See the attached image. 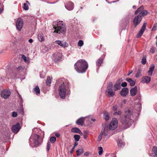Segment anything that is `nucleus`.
<instances>
[{
  "label": "nucleus",
  "instance_id": "6e6d98bb",
  "mask_svg": "<svg viewBox=\"0 0 157 157\" xmlns=\"http://www.w3.org/2000/svg\"><path fill=\"white\" fill-rule=\"evenodd\" d=\"M128 82L130 83L131 81H132V79L130 78H127L126 80Z\"/></svg>",
  "mask_w": 157,
  "mask_h": 157
},
{
  "label": "nucleus",
  "instance_id": "3c124183",
  "mask_svg": "<svg viewBox=\"0 0 157 157\" xmlns=\"http://www.w3.org/2000/svg\"><path fill=\"white\" fill-rule=\"evenodd\" d=\"M130 85L131 86H134L135 84V82L133 80H132L131 82L129 83Z\"/></svg>",
  "mask_w": 157,
  "mask_h": 157
},
{
  "label": "nucleus",
  "instance_id": "f8f14e48",
  "mask_svg": "<svg viewBox=\"0 0 157 157\" xmlns=\"http://www.w3.org/2000/svg\"><path fill=\"white\" fill-rule=\"evenodd\" d=\"M21 127L20 124L17 123L15 125H13L12 127V130L13 132L15 133H17L19 131Z\"/></svg>",
  "mask_w": 157,
  "mask_h": 157
},
{
  "label": "nucleus",
  "instance_id": "a19ab883",
  "mask_svg": "<svg viewBox=\"0 0 157 157\" xmlns=\"http://www.w3.org/2000/svg\"><path fill=\"white\" fill-rule=\"evenodd\" d=\"M23 8L25 10H28L29 9L28 5L26 3H24Z\"/></svg>",
  "mask_w": 157,
  "mask_h": 157
},
{
  "label": "nucleus",
  "instance_id": "c85d7f7f",
  "mask_svg": "<svg viewBox=\"0 0 157 157\" xmlns=\"http://www.w3.org/2000/svg\"><path fill=\"white\" fill-rule=\"evenodd\" d=\"M103 116L104 119L106 121H107L109 119V115L108 113L107 112L105 111L104 112Z\"/></svg>",
  "mask_w": 157,
  "mask_h": 157
},
{
  "label": "nucleus",
  "instance_id": "4d7b16f0",
  "mask_svg": "<svg viewBox=\"0 0 157 157\" xmlns=\"http://www.w3.org/2000/svg\"><path fill=\"white\" fill-rule=\"evenodd\" d=\"M55 136L57 137H59L60 136V134L58 133H56L55 134Z\"/></svg>",
  "mask_w": 157,
  "mask_h": 157
},
{
  "label": "nucleus",
  "instance_id": "423d86ee",
  "mask_svg": "<svg viewBox=\"0 0 157 157\" xmlns=\"http://www.w3.org/2000/svg\"><path fill=\"white\" fill-rule=\"evenodd\" d=\"M113 84L112 82H110L107 86V90L105 92L108 96L110 97H113L115 94V92L113 90Z\"/></svg>",
  "mask_w": 157,
  "mask_h": 157
},
{
  "label": "nucleus",
  "instance_id": "1a4fd4ad",
  "mask_svg": "<svg viewBox=\"0 0 157 157\" xmlns=\"http://www.w3.org/2000/svg\"><path fill=\"white\" fill-rule=\"evenodd\" d=\"M11 94L10 91L4 90H2L1 93V96L2 98L6 99L10 96Z\"/></svg>",
  "mask_w": 157,
  "mask_h": 157
},
{
  "label": "nucleus",
  "instance_id": "412c9836",
  "mask_svg": "<svg viewBox=\"0 0 157 157\" xmlns=\"http://www.w3.org/2000/svg\"><path fill=\"white\" fill-rule=\"evenodd\" d=\"M152 154L154 157H157V147L154 146L152 149Z\"/></svg>",
  "mask_w": 157,
  "mask_h": 157
},
{
  "label": "nucleus",
  "instance_id": "2f4dec72",
  "mask_svg": "<svg viewBox=\"0 0 157 157\" xmlns=\"http://www.w3.org/2000/svg\"><path fill=\"white\" fill-rule=\"evenodd\" d=\"M38 38L39 40L41 42L43 41L44 40V37L41 34H38Z\"/></svg>",
  "mask_w": 157,
  "mask_h": 157
},
{
  "label": "nucleus",
  "instance_id": "6ab92c4d",
  "mask_svg": "<svg viewBox=\"0 0 157 157\" xmlns=\"http://www.w3.org/2000/svg\"><path fill=\"white\" fill-rule=\"evenodd\" d=\"M155 65L154 64H152L151 67L149 68V71H148V75L151 76L152 75L153 71L154 70Z\"/></svg>",
  "mask_w": 157,
  "mask_h": 157
},
{
  "label": "nucleus",
  "instance_id": "20e7f679",
  "mask_svg": "<svg viewBox=\"0 0 157 157\" xmlns=\"http://www.w3.org/2000/svg\"><path fill=\"white\" fill-rule=\"evenodd\" d=\"M53 28L55 29L54 32L59 33H62L63 34L65 33L66 28L65 25L63 24V21H59L57 22L56 25L54 26Z\"/></svg>",
  "mask_w": 157,
  "mask_h": 157
},
{
  "label": "nucleus",
  "instance_id": "de8ad7c7",
  "mask_svg": "<svg viewBox=\"0 0 157 157\" xmlns=\"http://www.w3.org/2000/svg\"><path fill=\"white\" fill-rule=\"evenodd\" d=\"M155 52V49H154V47H152L150 49V52L153 54V53H154Z\"/></svg>",
  "mask_w": 157,
  "mask_h": 157
},
{
  "label": "nucleus",
  "instance_id": "2eb2a0df",
  "mask_svg": "<svg viewBox=\"0 0 157 157\" xmlns=\"http://www.w3.org/2000/svg\"><path fill=\"white\" fill-rule=\"evenodd\" d=\"M129 92L128 89L127 88H123L121 91L120 94L123 96H125L127 95Z\"/></svg>",
  "mask_w": 157,
  "mask_h": 157
},
{
  "label": "nucleus",
  "instance_id": "79ce46f5",
  "mask_svg": "<svg viewBox=\"0 0 157 157\" xmlns=\"http://www.w3.org/2000/svg\"><path fill=\"white\" fill-rule=\"evenodd\" d=\"M141 71L140 70H138L136 75V77L137 78L139 77L140 76Z\"/></svg>",
  "mask_w": 157,
  "mask_h": 157
},
{
  "label": "nucleus",
  "instance_id": "ea45409f",
  "mask_svg": "<svg viewBox=\"0 0 157 157\" xmlns=\"http://www.w3.org/2000/svg\"><path fill=\"white\" fill-rule=\"evenodd\" d=\"M83 45V42L82 40H79L78 43V45L80 47L82 46Z\"/></svg>",
  "mask_w": 157,
  "mask_h": 157
},
{
  "label": "nucleus",
  "instance_id": "680f3d73",
  "mask_svg": "<svg viewBox=\"0 0 157 157\" xmlns=\"http://www.w3.org/2000/svg\"><path fill=\"white\" fill-rule=\"evenodd\" d=\"M78 133H79L81 135H82L83 134L81 132V131L80 130H79V132H78Z\"/></svg>",
  "mask_w": 157,
  "mask_h": 157
},
{
  "label": "nucleus",
  "instance_id": "f03ea898",
  "mask_svg": "<svg viewBox=\"0 0 157 157\" xmlns=\"http://www.w3.org/2000/svg\"><path fill=\"white\" fill-rule=\"evenodd\" d=\"M75 69L78 73H83L86 71L88 67L87 62L84 59L78 60L74 65Z\"/></svg>",
  "mask_w": 157,
  "mask_h": 157
},
{
  "label": "nucleus",
  "instance_id": "69168bd1",
  "mask_svg": "<svg viewBox=\"0 0 157 157\" xmlns=\"http://www.w3.org/2000/svg\"><path fill=\"white\" fill-rule=\"evenodd\" d=\"M132 8L133 9H135L136 8V6H133Z\"/></svg>",
  "mask_w": 157,
  "mask_h": 157
},
{
  "label": "nucleus",
  "instance_id": "052dcab7",
  "mask_svg": "<svg viewBox=\"0 0 157 157\" xmlns=\"http://www.w3.org/2000/svg\"><path fill=\"white\" fill-rule=\"evenodd\" d=\"M22 68H22V67L21 66L18 67L17 68V69H19V70L22 69Z\"/></svg>",
  "mask_w": 157,
  "mask_h": 157
},
{
  "label": "nucleus",
  "instance_id": "f257e3e1",
  "mask_svg": "<svg viewBox=\"0 0 157 157\" xmlns=\"http://www.w3.org/2000/svg\"><path fill=\"white\" fill-rule=\"evenodd\" d=\"M132 112L130 109H128L125 111V114L122 115L120 118L121 122L122 124L125 125L126 128L128 127L132 122L131 117Z\"/></svg>",
  "mask_w": 157,
  "mask_h": 157
},
{
  "label": "nucleus",
  "instance_id": "9b49d317",
  "mask_svg": "<svg viewBox=\"0 0 157 157\" xmlns=\"http://www.w3.org/2000/svg\"><path fill=\"white\" fill-rule=\"evenodd\" d=\"M122 81L123 80L122 78H120L116 81L113 86L114 91L118 90L121 88V83Z\"/></svg>",
  "mask_w": 157,
  "mask_h": 157
},
{
  "label": "nucleus",
  "instance_id": "09e8293b",
  "mask_svg": "<svg viewBox=\"0 0 157 157\" xmlns=\"http://www.w3.org/2000/svg\"><path fill=\"white\" fill-rule=\"evenodd\" d=\"M17 113L15 112H12V116L13 117H16L17 116Z\"/></svg>",
  "mask_w": 157,
  "mask_h": 157
},
{
  "label": "nucleus",
  "instance_id": "c756f323",
  "mask_svg": "<svg viewBox=\"0 0 157 157\" xmlns=\"http://www.w3.org/2000/svg\"><path fill=\"white\" fill-rule=\"evenodd\" d=\"M51 78L50 76H48L46 81V84L47 85H50L51 82Z\"/></svg>",
  "mask_w": 157,
  "mask_h": 157
},
{
  "label": "nucleus",
  "instance_id": "0eeeda50",
  "mask_svg": "<svg viewBox=\"0 0 157 157\" xmlns=\"http://www.w3.org/2000/svg\"><path fill=\"white\" fill-rule=\"evenodd\" d=\"M118 121L117 118H113L111 122L109 125V128L110 130H114L117 126Z\"/></svg>",
  "mask_w": 157,
  "mask_h": 157
},
{
  "label": "nucleus",
  "instance_id": "7ed1b4c3",
  "mask_svg": "<svg viewBox=\"0 0 157 157\" xmlns=\"http://www.w3.org/2000/svg\"><path fill=\"white\" fill-rule=\"evenodd\" d=\"M65 84H67V86H65L64 83H63L59 86L58 90L60 96L62 99L65 98L67 95L70 94V91L68 85L69 82L67 81H66Z\"/></svg>",
  "mask_w": 157,
  "mask_h": 157
},
{
  "label": "nucleus",
  "instance_id": "5fc2aeb1",
  "mask_svg": "<svg viewBox=\"0 0 157 157\" xmlns=\"http://www.w3.org/2000/svg\"><path fill=\"white\" fill-rule=\"evenodd\" d=\"M157 27L156 25H154L152 30L153 31L155 30L156 29V28Z\"/></svg>",
  "mask_w": 157,
  "mask_h": 157
},
{
  "label": "nucleus",
  "instance_id": "774afa93",
  "mask_svg": "<svg viewBox=\"0 0 157 157\" xmlns=\"http://www.w3.org/2000/svg\"><path fill=\"white\" fill-rule=\"evenodd\" d=\"M126 100H124L123 101V102L124 103H126Z\"/></svg>",
  "mask_w": 157,
  "mask_h": 157
},
{
  "label": "nucleus",
  "instance_id": "5701e85b",
  "mask_svg": "<svg viewBox=\"0 0 157 157\" xmlns=\"http://www.w3.org/2000/svg\"><path fill=\"white\" fill-rule=\"evenodd\" d=\"M103 134L105 136H106L108 135V133L109 131V129H108V126H105L103 129Z\"/></svg>",
  "mask_w": 157,
  "mask_h": 157
},
{
  "label": "nucleus",
  "instance_id": "864d4df0",
  "mask_svg": "<svg viewBox=\"0 0 157 157\" xmlns=\"http://www.w3.org/2000/svg\"><path fill=\"white\" fill-rule=\"evenodd\" d=\"M90 155V153L88 152H86L84 154V155L85 156H88Z\"/></svg>",
  "mask_w": 157,
  "mask_h": 157
},
{
  "label": "nucleus",
  "instance_id": "603ef678",
  "mask_svg": "<svg viewBox=\"0 0 157 157\" xmlns=\"http://www.w3.org/2000/svg\"><path fill=\"white\" fill-rule=\"evenodd\" d=\"M121 86H122V87H124L127 86V83L126 82H124L122 83L121 84Z\"/></svg>",
  "mask_w": 157,
  "mask_h": 157
},
{
  "label": "nucleus",
  "instance_id": "7c9ffc66",
  "mask_svg": "<svg viewBox=\"0 0 157 157\" xmlns=\"http://www.w3.org/2000/svg\"><path fill=\"white\" fill-rule=\"evenodd\" d=\"M80 129L77 128H74L71 129V132H75L78 133Z\"/></svg>",
  "mask_w": 157,
  "mask_h": 157
},
{
  "label": "nucleus",
  "instance_id": "e433bc0d",
  "mask_svg": "<svg viewBox=\"0 0 157 157\" xmlns=\"http://www.w3.org/2000/svg\"><path fill=\"white\" fill-rule=\"evenodd\" d=\"M56 141V138L55 137H52L50 138V141L52 143H53Z\"/></svg>",
  "mask_w": 157,
  "mask_h": 157
},
{
  "label": "nucleus",
  "instance_id": "13d9d810",
  "mask_svg": "<svg viewBox=\"0 0 157 157\" xmlns=\"http://www.w3.org/2000/svg\"><path fill=\"white\" fill-rule=\"evenodd\" d=\"M132 72V70L130 71L127 74L128 76Z\"/></svg>",
  "mask_w": 157,
  "mask_h": 157
},
{
  "label": "nucleus",
  "instance_id": "49530a36",
  "mask_svg": "<svg viewBox=\"0 0 157 157\" xmlns=\"http://www.w3.org/2000/svg\"><path fill=\"white\" fill-rule=\"evenodd\" d=\"M47 150L48 151L50 148V147L51 146V144L49 142H48L47 144Z\"/></svg>",
  "mask_w": 157,
  "mask_h": 157
},
{
  "label": "nucleus",
  "instance_id": "473e14b6",
  "mask_svg": "<svg viewBox=\"0 0 157 157\" xmlns=\"http://www.w3.org/2000/svg\"><path fill=\"white\" fill-rule=\"evenodd\" d=\"M34 91L36 94H39L40 93V90L39 88L37 86H36L34 89Z\"/></svg>",
  "mask_w": 157,
  "mask_h": 157
},
{
  "label": "nucleus",
  "instance_id": "b1692460",
  "mask_svg": "<svg viewBox=\"0 0 157 157\" xmlns=\"http://www.w3.org/2000/svg\"><path fill=\"white\" fill-rule=\"evenodd\" d=\"M144 7L143 6H141L138 9L135 11V14L137 15L138 13L140 14L141 13V12H142L144 10Z\"/></svg>",
  "mask_w": 157,
  "mask_h": 157
},
{
  "label": "nucleus",
  "instance_id": "4be33fe9",
  "mask_svg": "<svg viewBox=\"0 0 157 157\" xmlns=\"http://www.w3.org/2000/svg\"><path fill=\"white\" fill-rule=\"evenodd\" d=\"M62 54L60 53H57L54 56L55 57V62H57L60 60L62 57Z\"/></svg>",
  "mask_w": 157,
  "mask_h": 157
},
{
  "label": "nucleus",
  "instance_id": "a211bd4d",
  "mask_svg": "<svg viewBox=\"0 0 157 157\" xmlns=\"http://www.w3.org/2000/svg\"><path fill=\"white\" fill-rule=\"evenodd\" d=\"M56 42L59 45L63 48L67 47L68 45L67 43L66 42H64L62 43L60 40H56Z\"/></svg>",
  "mask_w": 157,
  "mask_h": 157
},
{
  "label": "nucleus",
  "instance_id": "a878e982",
  "mask_svg": "<svg viewBox=\"0 0 157 157\" xmlns=\"http://www.w3.org/2000/svg\"><path fill=\"white\" fill-rule=\"evenodd\" d=\"M84 152V150L83 149L81 148L78 149L76 151L77 155V156L80 155Z\"/></svg>",
  "mask_w": 157,
  "mask_h": 157
},
{
  "label": "nucleus",
  "instance_id": "e2e57ef3",
  "mask_svg": "<svg viewBox=\"0 0 157 157\" xmlns=\"http://www.w3.org/2000/svg\"><path fill=\"white\" fill-rule=\"evenodd\" d=\"M3 9L2 8V9H1L0 8V14L2 12V11H3Z\"/></svg>",
  "mask_w": 157,
  "mask_h": 157
},
{
  "label": "nucleus",
  "instance_id": "72a5a7b5",
  "mask_svg": "<svg viewBox=\"0 0 157 157\" xmlns=\"http://www.w3.org/2000/svg\"><path fill=\"white\" fill-rule=\"evenodd\" d=\"M22 58L24 60L25 62L26 63L29 62V59L28 58L26 57L25 55H22Z\"/></svg>",
  "mask_w": 157,
  "mask_h": 157
},
{
  "label": "nucleus",
  "instance_id": "bf43d9fd",
  "mask_svg": "<svg viewBox=\"0 0 157 157\" xmlns=\"http://www.w3.org/2000/svg\"><path fill=\"white\" fill-rule=\"evenodd\" d=\"M29 42L30 43H32L33 42V40L32 39H30L29 40Z\"/></svg>",
  "mask_w": 157,
  "mask_h": 157
},
{
  "label": "nucleus",
  "instance_id": "cd10ccee",
  "mask_svg": "<svg viewBox=\"0 0 157 157\" xmlns=\"http://www.w3.org/2000/svg\"><path fill=\"white\" fill-rule=\"evenodd\" d=\"M147 13L148 12L147 10H144L142 12H141V13L139 14L138 15H140V16H141L142 17H144L146 15Z\"/></svg>",
  "mask_w": 157,
  "mask_h": 157
},
{
  "label": "nucleus",
  "instance_id": "c9c22d12",
  "mask_svg": "<svg viewBox=\"0 0 157 157\" xmlns=\"http://www.w3.org/2000/svg\"><path fill=\"white\" fill-rule=\"evenodd\" d=\"M103 132H102V131L100 133V134L99 135V136H98V141H100L102 139V135H103Z\"/></svg>",
  "mask_w": 157,
  "mask_h": 157
},
{
  "label": "nucleus",
  "instance_id": "f704fd0d",
  "mask_svg": "<svg viewBox=\"0 0 157 157\" xmlns=\"http://www.w3.org/2000/svg\"><path fill=\"white\" fill-rule=\"evenodd\" d=\"M98 149L99 150L98 154L99 155H101L103 152V149L102 147H98Z\"/></svg>",
  "mask_w": 157,
  "mask_h": 157
},
{
  "label": "nucleus",
  "instance_id": "a18cd8bd",
  "mask_svg": "<svg viewBox=\"0 0 157 157\" xmlns=\"http://www.w3.org/2000/svg\"><path fill=\"white\" fill-rule=\"evenodd\" d=\"M121 114L122 112L121 111H118L117 112H116L113 114L114 115H121Z\"/></svg>",
  "mask_w": 157,
  "mask_h": 157
},
{
  "label": "nucleus",
  "instance_id": "dca6fc26",
  "mask_svg": "<svg viewBox=\"0 0 157 157\" xmlns=\"http://www.w3.org/2000/svg\"><path fill=\"white\" fill-rule=\"evenodd\" d=\"M137 88L136 86H135L132 88L130 90V94L131 95L133 96L137 94Z\"/></svg>",
  "mask_w": 157,
  "mask_h": 157
},
{
  "label": "nucleus",
  "instance_id": "39448f33",
  "mask_svg": "<svg viewBox=\"0 0 157 157\" xmlns=\"http://www.w3.org/2000/svg\"><path fill=\"white\" fill-rule=\"evenodd\" d=\"M40 136L35 134L32 136L29 140V141L34 144V146L36 147L39 145L40 143L38 139Z\"/></svg>",
  "mask_w": 157,
  "mask_h": 157
},
{
  "label": "nucleus",
  "instance_id": "c03bdc74",
  "mask_svg": "<svg viewBox=\"0 0 157 157\" xmlns=\"http://www.w3.org/2000/svg\"><path fill=\"white\" fill-rule=\"evenodd\" d=\"M146 58L145 57H143L142 59V63L143 64H145L146 63Z\"/></svg>",
  "mask_w": 157,
  "mask_h": 157
},
{
  "label": "nucleus",
  "instance_id": "6e6552de",
  "mask_svg": "<svg viewBox=\"0 0 157 157\" xmlns=\"http://www.w3.org/2000/svg\"><path fill=\"white\" fill-rule=\"evenodd\" d=\"M23 25V21L22 19L19 17L18 18L16 23V26L17 30L20 31L21 30Z\"/></svg>",
  "mask_w": 157,
  "mask_h": 157
},
{
  "label": "nucleus",
  "instance_id": "58836bf2",
  "mask_svg": "<svg viewBox=\"0 0 157 157\" xmlns=\"http://www.w3.org/2000/svg\"><path fill=\"white\" fill-rule=\"evenodd\" d=\"M77 145H78V143L76 142H75L74 144L73 147H72V148L71 149V151H70V153L71 154H72L73 153V152L75 149V148Z\"/></svg>",
  "mask_w": 157,
  "mask_h": 157
},
{
  "label": "nucleus",
  "instance_id": "9d476101",
  "mask_svg": "<svg viewBox=\"0 0 157 157\" xmlns=\"http://www.w3.org/2000/svg\"><path fill=\"white\" fill-rule=\"evenodd\" d=\"M142 19V17L140 16V15H138L135 16L133 18V22L135 26H136L139 25L140 22Z\"/></svg>",
  "mask_w": 157,
  "mask_h": 157
},
{
  "label": "nucleus",
  "instance_id": "37998d69",
  "mask_svg": "<svg viewBox=\"0 0 157 157\" xmlns=\"http://www.w3.org/2000/svg\"><path fill=\"white\" fill-rule=\"evenodd\" d=\"M17 111L21 114H23V110L22 107H20L17 109Z\"/></svg>",
  "mask_w": 157,
  "mask_h": 157
},
{
  "label": "nucleus",
  "instance_id": "f3484780",
  "mask_svg": "<svg viewBox=\"0 0 157 157\" xmlns=\"http://www.w3.org/2000/svg\"><path fill=\"white\" fill-rule=\"evenodd\" d=\"M151 81V78L148 76H144L142 78L141 82L143 83H149Z\"/></svg>",
  "mask_w": 157,
  "mask_h": 157
},
{
  "label": "nucleus",
  "instance_id": "4468645a",
  "mask_svg": "<svg viewBox=\"0 0 157 157\" xmlns=\"http://www.w3.org/2000/svg\"><path fill=\"white\" fill-rule=\"evenodd\" d=\"M65 8L69 10H72L74 7V5L73 3L71 2H68L65 5Z\"/></svg>",
  "mask_w": 157,
  "mask_h": 157
},
{
  "label": "nucleus",
  "instance_id": "393cba45",
  "mask_svg": "<svg viewBox=\"0 0 157 157\" xmlns=\"http://www.w3.org/2000/svg\"><path fill=\"white\" fill-rule=\"evenodd\" d=\"M117 144L119 147H123L125 144L124 143L122 140H119L117 141Z\"/></svg>",
  "mask_w": 157,
  "mask_h": 157
},
{
  "label": "nucleus",
  "instance_id": "4c0bfd02",
  "mask_svg": "<svg viewBox=\"0 0 157 157\" xmlns=\"http://www.w3.org/2000/svg\"><path fill=\"white\" fill-rule=\"evenodd\" d=\"M74 138L76 141H78L79 140L80 138V136L78 135H75L74 136Z\"/></svg>",
  "mask_w": 157,
  "mask_h": 157
},
{
  "label": "nucleus",
  "instance_id": "0e129e2a",
  "mask_svg": "<svg viewBox=\"0 0 157 157\" xmlns=\"http://www.w3.org/2000/svg\"><path fill=\"white\" fill-rule=\"evenodd\" d=\"M91 120L92 121H96V120L95 119H93V118H91Z\"/></svg>",
  "mask_w": 157,
  "mask_h": 157
},
{
  "label": "nucleus",
  "instance_id": "aec40b11",
  "mask_svg": "<svg viewBox=\"0 0 157 157\" xmlns=\"http://www.w3.org/2000/svg\"><path fill=\"white\" fill-rule=\"evenodd\" d=\"M84 118L81 117L78 119L76 122V123L78 125H80L82 126L84 122Z\"/></svg>",
  "mask_w": 157,
  "mask_h": 157
},
{
  "label": "nucleus",
  "instance_id": "ddd939ff",
  "mask_svg": "<svg viewBox=\"0 0 157 157\" xmlns=\"http://www.w3.org/2000/svg\"><path fill=\"white\" fill-rule=\"evenodd\" d=\"M147 25V23H144L142 26L141 27V29L140 30V31L138 32V33H137V35H136V37L137 38H139L143 34V33H144V31H145L146 28V26Z\"/></svg>",
  "mask_w": 157,
  "mask_h": 157
},
{
  "label": "nucleus",
  "instance_id": "8fccbe9b",
  "mask_svg": "<svg viewBox=\"0 0 157 157\" xmlns=\"http://www.w3.org/2000/svg\"><path fill=\"white\" fill-rule=\"evenodd\" d=\"M118 106L117 105H115L113 106V109L115 111H116L118 108Z\"/></svg>",
  "mask_w": 157,
  "mask_h": 157
},
{
  "label": "nucleus",
  "instance_id": "bb28decb",
  "mask_svg": "<svg viewBox=\"0 0 157 157\" xmlns=\"http://www.w3.org/2000/svg\"><path fill=\"white\" fill-rule=\"evenodd\" d=\"M103 61V59L102 58H100L96 62L97 66L98 67L100 66Z\"/></svg>",
  "mask_w": 157,
  "mask_h": 157
},
{
  "label": "nucleus",
  "instance_id": "338daca9",
  "mask_svg": "<svg viewBox=\"0 0 157 157\" xmlns=\"http://www.w3.org/2000/svg\"><path fill=\"white\" fill-rule=\"evenodd\" d=\"M84 138L86 139V136L85 135H84Z\"/></svg>",
  "mask_w": 157,
  "mask_h": 157
}]
</instances>
